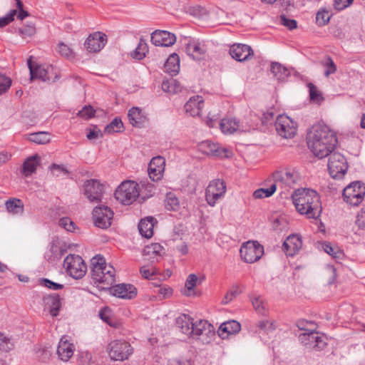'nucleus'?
I'll list each match as a JSON object with an SVG mask.
<instances>
[{"mask_svg": "<svg viewBox=\"0 0 365 365\" xmlns=\"http://www.w3.org/2000/svg\"><path fill=\"white\" fill-rule=\"evenodd\" d=\"M337 143L335 132L324 124L314 125L307 135L308 147L319 158H325L331 153Z\"/></svg>", "mask_w": 365, "mask_h": 365, "instance_id": "f257e3e1", "label": "nucleus"}, {"mask_svg": "<svg viewBox=\"0 0 365 365\" xmlns=\"http://www.w3.org/2000/svg\"><path fill=\"white\" fill-rule=\"evenodd\" d=\"M292 199L297 210L309 218L317 219L322 212L319 194L311 189H297L292 195Z\"/></svg>", "mask_w": 365, "mask_h": 365, "instance_id": "f03ea898", "label": "nucleus"}, {"mask_svg": "<svg viewBox=\"0 0 365 365\" xmlns=\"http://www.w3.org/2000/svg\"><path fill=\"white\" fill-rule=\"evenodd\" d=\"M91 277L95 283L111 286L115 282V269L106 262L104 257L100 255L93 257L91 260Z\"/></svg>", "mask_w": 365, "mask_h": 365, "instance_id": "7ed1b4c3", "label": "nucleus"}, {"mask_svg": "<svg viewBox=\"0 0 365 365\" xmlns=\"http://www.w3.org/2000/svg\"><path fill=\"white\" fill-rule=\"evenodd\" d=\"M304 322H299L297 327L302 330L306 331L299 335V340L307 349L314 351H321L327 345V337L319 332L315 331L306 330Z\"/></svg>", "mask_w": 365, "mask_h": 365, "instance_id": "20e7f679", "label": "nucleus"}, {"mask_svg": "<svg viewBox=\"0 0 365 365\" xmlns=\"http://www.w3.org/2000/svg\"><path fill=\"white\" fill-rule=\"evenodd\" d=\"M139 195V185L133 180H125L121 182L114 193L116 200L125 205L132 204Z\"/></svg>", "mask_w": 365, "mask_h": 365, "instance_id": "39448f33", "label": "nucleus"}, {"mask_svg": "<svg viewBox=\"0 0 365 365\" xmlns=\"http://www.w3.org/2000/svg\"><path fill=\"white\" fill-rule=\"evenodd\" d=\"M273 180L281 193L289 191L300 180L299 173L293 169L277 170L273 173Z\"/></svg>", "mask_w": 365, "mask_h": 365, "instance_id": "423d86ee", "label": "nucleus"}, {"mask_svg": "<svg viewBox=\"0 0 365 365\" xmlns=\"http://www.w3.org/2000/svg\"><path fill=\"white\" fill-rule=\"evenodd\" d=\"M193 332L190 337L196 339L203 344H210L215 336L214 327L207 320H197L192 324Z\"/></svg>", "mask_w": 365, "mask_h": 365, "instance_id": "0eeeda50", "label": "nucleus"}, {"mask_svg": "<svg viewBox=\"0 0 365 365\" xmlns=\"http://www.w3.org/2000/svg\"><path fill=\"white\" fill-rule=\"evenodd\" d=\"M108 353L113 361H125L133 354L130 344L124 340H114L108 345Z\"/></svg>", "mask_w": 365, "mask_h": 365, "instance_id": "6e6552de", "label": "nucleus"}, {"mask_svg": "<svg viewBox=\"0 0 365 365\" xmlns=\"http://www.w3.org/2000/svg\"><path fill=\"white\" fill-rule=\"evenodd\" d=\"M344 200L353 206L359 205L365 196V186L359 181L353 182L343 190Z\"/></svg>", "mask_w": 365, "mask_h": 365, "instance_id": "1a4fd4ad", "label": "nucleus"}, {"mask_svg": "<svg viewBox=\"0 0 365 365\" xmlns=\"http://www.w3.org/2000/svg\"><path fill=\"white\" fill-rule=\"evenodd\" d=\"M67 273L74 279L82 278L86 272L87 267L79 255H69L63 262Z\"/></svg>", "mask_w": 365, "mask_h": 365, "instance_id": "9d476101", "label": "nucleus"}, {"mask_svg": "<svg viewBox=\"0 0 365 365\" xmlns=\"http://www.w3.org/2000/svg\"><path fill=\"white\" fill-rule=\"evenodd\" d=\"M328 169L330 175L333 178H341L348 169V164L346 158L339 153H331L329 154Z\"/></svg>", "mask_w": 365, "mask_h": 365, "instance_id": "9b49d317", "label": "nucleus"}, {"mask_svg": "<svg viewBox=\"0 0 365 365\" xmlns=\"http://www.w3.org/2000/svg\"><path fill=\"white\" fill-rule=\"evenodd\" d=\"M240 252L245 262L254 263L263 255L264 247L257 241H248L242 245Z\"/></svg>", "mask_w": 365, "mask_h": 365, "instance_id": "f8f14e48", "label": "nucleus"}, {"mask_svg": "<svg viewBox=\"0 0 365 365\" xmlns=\"http://www.w3.org/2000/svg\"><path fill=\"white\" fill-rule=\"evenodd\" d=\"M83 195L92 203H98L102 200L104 186L96 179L87 180L83 185Z\"/></svg>", "mask_w": 365, "mask_h": 365, "instance_id": "ddd939ff", "label": "nucleus"}, {"mask_svg": "<svg viewBox=\"0 0 365 365\" xmlns=\"http://www.w3.org/2000/svg\"><path fill=\"white\" fill-rule=\"evenodd\" d=\"M277 133L284 138H292L297 133V126L292 119L285 115H279L275 121Z\"/></svg>", "mask_w": 365, "mask_h": 365, "instance_id": "4468645a", "label": "nucleus"}, {"mask_svg": "<svg viewBox=\"0 0 365 365\" xmlns=\"http://www.w3.org/2000/svg\"><path fill=\"white\" fill-rule=\"evenodd\" d=\"M226 192L225 182L220 179L211 181L205 192V197L207 203L214 206L217 200L224 196Z\"/></svg>", "mask_w": 365, "mask_h": 365, "instance_id": "2eb2a0df", "label": "nucleus"}, {"mask_svg": "<svg viewBox=\"0 0 365 365\" xmlns=\"http://www.w3.org/2000/svg\"><path fill=\"white\" fill-rule=\"evenodd\" d=\"M92 215L96 226L103 229L110 226L113 212L108 206H96L93 209Z\"/></svg>", "mask_w": 365, "mask_h": 365, "instance_id": "dca6fc26", "label": "nucleus"}, {"mask_svg": "<svg viewBox=\"0 0 365 365\" xmlns=\"http://www.w3.org/2000/svg\"><path fill=\"white\" fill-rule=\"evenodd\" d=\"M150 41L155 46L169 47L176 42V36L167 31L156 30L151 34Z\"/></svg>", "mask_w": 365, "mask_h": 365, "instance_id": "f3484780", "label": "nucleus"}, {"mask_svg": "<svg viewBox=\"0 0 365 365\" xmlns=\"http://www.w3.org/2000/svg\"><path fill=\"white\" fill-rule=\"evenodd\" d=\"M165 166V160L161 156H156L151 159L148 168L150 178L153 181L160 180L163 176Z\"/></svg>", "mask_w": 365, "mask_h": 365, "instance_id": "a211bd4d", "label": "nucleus"}, {"mask_svg": "<svg viewBox=\"0 0 365 365\" xmlns=\"http://www.w3.org/2000/svg\"><path fill=\"white\" fill-rule=\"evenodd\" d=\"M107 36L101 32L90 34L85 42V47L89 52H98L106 45Z\"/></svg>", "mask_w": 365, "mask_h": 365, "instance_id": "6ab92c4d", "label": "nucleus"}, {"mask_svg": "<svg viewBox=\"0 0 365 365\" xmlns=\"http://www.w3.org/2000/svg\"><path fill=\"white\" fill-rule=\"evenodd\" d=\"M110 293L118 298L131 299L137 295V289L130 284H118L110 287Z\"/></svg>", "mask_w": 365, "mask_h": 365, "instance_id": "aec40b11", "label": "nucleus"}, {"mask_svg": "<svg viewBox=\"0 0 365 365\" xmlns=\"http://www.w3.org/2000/svg\"><path fill=\"white\" fill-rule=\"evenodd\" d=\"M185 51L192 59L200 61L205 58L207 48L203 43L192 41L187 43Z\"/></svg>", "mask_w": 365, "mask_h": 365, "instance_id": "412c9836", "label": "nucleus"}, {"mask_svg": "<svg viewBox=\"0 0 365 365\" xmlns=\"http://www.w3.org/2000/svg\"><path fill=\"white\" fill-rule=\"evenodd\" d=\"M43 302L45 310H48L53 317L59 314L61 307V299L58 294H48L43 298Z\"/></svg>", "mask_w": 365, "mask_h": 365, "instance_id": "4be33fe9", "label": "nucleus"}, {"mask_svg": "<svg viewBox=\"0 0 365 365\" xmlns=\"http://www.w3.org/2000/svg\"><path fill=\"white\" fill-rule=\"evenodd\" d=\"M230 53L234 59L242 62L253 56L254 52L250 46L239 43L231 46Z\"/></svg>", "mask_w": 365, "mask_h": 365, "instance_id": "5701e85b", "label": "nucleus"}, {"mask_svg": "<svg viewBox=\"0 0 365 365\" xmlns=\"http://www.w3.org/2000/svg\"><path fill=\"white\" fill-rule=\"evenodd\" d=\"M302 246L301 237L297 235H292L284 242L282 249L287 255L294 256L302 248Z\"/></svg>", "mask_w": 365, "mask_h": 365, "instance_id": "b1692460", "label": "nucleus"}, {"mask_svg": "<svg viewBox=\"0 0 365 365\" xmlns=\"http://www.w3.org/2000/svg\"><path fill=\"white\" fill-rule=\"evenodd\" d=\"M204 106L202 97L200 96H192L185 104L184 108L186 113L195 117L200 115Z\"/></svg>", "mask_w": 365, "mask_h": 365, "instance_id": "393cba45", "label": "nucleus"}, {"mask_svg": "<svg viewBox=\"0 0 365 365\" xmlns=\"http://www.w3.org/2000/svg\"><path fill=\"white\" fill-rule=\"evenodd\" d=\"M143 254L147 257V259L154 262L158 261L159 257L165 254V249L159 243H153L145 247Z\"/></svg>", "mask_w": 365, "mask_h": 365, "instance_id": "a878e982", "label": "nucleus"}, {"mask_svg": "<svg viewBox=\"0 0 365 365\" xmlns=\"http://www.w3.org/2000/svg\"><path fill=\"white\" fill-rule=\"evenodd\" d=\"M57 354L64 361H67L73 354V345L67 340L66 336H63L58 343Z\"/></svg>", "mask_w": 365, "mask_h": 365, "instance_id": "bb28decb", "label": "nucleus"}, {"mask_svg": "<svg viewBox=\"0 0 365 365\" xmlns=\"http://www.w3.org/2000/svg\"><path fill=\"white\" fill-rule=\"evenodd\" d=\"M241 329L240 324L235 320H230L222 323L218 329V335L225 339L230 334H236L240 331Z\"/></svg>", "mask_w": 365, "mask_h": 365, "instance_id": "cd10ccee", "label": "nucleus"}, {"mask_svg": "<svg viewBox=\"0 0 365 365\" xmlns=\"http://www.w3.org/2000/svg\"><path fill=\"white\" fill-rule=\"evenodd\" d=\"M157 220L153 217H147L142 219L138 224L140 235L145 238H150L153 235V227Z\"/></svg>", "mask_w": 365, "mask_h": 365, "instance_id": "c85d7f7f", "label": "nucleus"}, {"mask_svg": "<svg viewBox=\"0 0 365 365\" xmlns=\"http://www.w3.org/2000/svg\"><path fill=\"white\" fill-rule=\"evenodd\" d=\"M195 324L192 319L187 315L182 314L176 319L177 328L183 334L190 336L193 332L192 324Z\"/></svg>", "mask_w": 365, "mask_h": 365, "instance_id": "c756f323", "label": "nucleus"}, {"mask_svg": "<svg viewBox=\"0 0 365 365\" xmlns=\"http://www.w3.org/2000/svg\"><path fill=\"white\" fill-rule=\"evenodd\" d=\"M28 67L29 68L31 79L38 78L43 81H49V78L47 76L48 71L42 66L36 65L34 66L32 63V56H30L27 61Z\"/></svg>", "mask_w": 365, "mask_h": 365, "instance_id": "7c9ffc66", "label": "nucleus"}, {"mask_svg": "<svg viewBox=\"0 0 365 365\" xmlns=\"http://www.w3.org/2000/svg\"><path fill=\"white\" fill-rule=\"evenodd\" d=\"M40 156L36 154L28 158L23 163L21 173L26 177L31 175L36 172L40 162Z\"/></svg>", "mask_w": 365, "mask_h": 365, "instance_id": "2f4dec72", "label": "nucleus"}, {"mask_svg": "<svg viewBox=\"0 0 365 365\" xmlns=\"http://www.w3.org/2000/svg\"><path fill=\"white\" fill-rule=\"evenodd\" d=\"M128 118L130 124L138 128L141 127L146 120L141 109L138 107H133L128 110Z\"/></svg>", "mask_w": 365, "mask_h": 365, "instance_id": "473e14b6", "label": "nucleus"}, {"mask_svg": "<svg viewBox=\"0 0 365 365\" xmlns=\"http://www.w3.org/2000/svg\"><path fill=\"white\" fill-rule=\"evenodd\" d=\"M6 211L12 215H22L24 211V205L21 199L12 197L5 202Z\"/></svg>", "mask_w": 365, "mask_h": 365, "instance_id": "72a5a7b5", "label": "nucleus"}, {"mask_svg": "<svg viewBox=\"0 0 365 365\" xmlns=\"http://www.w3.org/2000/svg\"><path fill=\"white\" fill-rule=\"evenodd\" d=\"M166 71L171 76L178 73L180 71V58L177 53H172L165 63Z\"/></svg>", "mask_w": 365, "mask_h": 365, "instance_id": "f704fd0d", "label": "nucleus"}, {"mask_svg": "<svg viewBox=\"0 0 365 365\" xmlns=\"http://www.w3.org/2000/svg\"><path fill=\"white\" fill-rule=\"evenodd\" d=\"M220 127L225 134H232L239 129V122L235 118H223Z\"/></svg>", "mask_w": 365, "mask_h": 365, "instance_id": "c9c22d12", "label": "nucleus"}, {"mask_svg": "<svg viewBox=\"0 0 365 365\" xmlns=\"http://www.w3.org/2000/svg\"><path fill=\"white\" fill-rule=\"evenodd\" d=\"M200 148L207 155H213L215 156H222V153L225 152V149H220L218 145L209 140L202 143Z\"/></svg>", "mask_w": 365, "mask_h": 365, "instance_id": "e433bc0d", "label": "nucleus"}, {"mask_svg": "<svg viewBox=\"0 0 365 365\" xmlns=\"http://www.w3.org/2000/svg\"><path fill=\"white\" fill-rule=\"evenodd\" d=\"M271 71L274 76L279 81H283L289 76V71L282 64L273 62L271 65Z\"/></svg>", "mask_w": 365, "mask_h": 365, "instance_id": "4c0bfd02", "label": "nucleus"}, {"mask_svg": "<svg viewBox=\"0 0 365 365\" xmlns=\"http://www.w3.org/2000/svg\"><path fill=\"white\" fill-rule=\"evenodd\" d=\"M29 140L36 144H46L51 140V135L48 132L40 131L31 133Z\"/></svg>", "mask_w": 365, "mask_h": 365, "instance_id": "58836bf2", "label": "nucleus"}, {"mask_svg": "<svg viewBox=\"0 0 365 365\" xmlns=\"http://www.w3.org/2000/svg\"><path fill=\"white\" fill-rule=\"evenodd\" d=\"M162 89L165 92L175 94L181 91L182 87L177 80L172 78L163 82Z\"/></svg>", "mask_w": 365, "mask_h": 365, "instance_id": "ea45409f", "label": "nucleus"}, {"mask_svg": "<svg viewBox=\"0 0 365 365\" xmlns=\"http://www.w3.org/2000/svg\"><path fill=\"white\" fill-rule=\"evenodd\" d=\"M148 52V46L146 41L143 38H140L137 48L132 54V57L138 60H141L145 57Z\"/></svg>", "mask_w": 365, "mask_h": 365, "instance_id": "a19ab883", "label": "nucleus"}, {"mask_svg": "<svg viewBox=\"0 0 365 365\" xmlns=\"http://www.w3.org/2000/svg\"><path fill=\"white\" fill-rule=\"evenodd\" d=\"M165 206L168 210L176 211L180 208V201L175 193H167L165 200Z\"/></svg>", "mask_w": 365, "mask_h": 365, "instance_id": "79ce46f5", "label": "nucleus"}, {"mask_svg": "<svg viewBox=\"0 0 365 365\" xmlns=\"http://www.w3.org/2000/svg\"><path fill=\"white\" fill-rule=\"evenodd\" d=\"M307 87L309 88L310 101L314 103L320 104L324 101L322 93L312 83H309Z\"/></svg>", "mask_w": 365, "mask_h": 365, "instance_id": "37998d69", "label": "nucleus"}, {"mask_svg": "<svg viewBox=\"0 0 365 365\" xmlns=\"http://www.w3.org/2000/svg\"><path fill=\"white\" fill-rule=\"evenodd\" d=\"M277 190L276 185L273 183L269 188H259L253 192V197L255 199L269 197L272 196Z\"/></svg>", "mask_w": 365, "mask_h": 365, "instance_id": "c03bdc74", "label": "nucleus"}, {"mask_svg": "<svg viewBox=\"0 0 365 365\" xmlns=\"http://www.w3.org/2000/svg\"><path fill=\"white\" fill-rule=\"evenodd\" d=\"M331 14L325 9H320L316 14V23L319 26L327 24L330 20Z\"/></svg>", "mask_w": 365, "mask_h": 365, "instance_id": "a18cd8bd", "label": "nucleus"}, {"mask_svg": "<svg viewBox=\"0 0 365 365\" xmlns=\"http://www.w3.org/2000/svg\"><path fill=\"white\" fill-rule=\"evenodd\" d=\"M198 278L196 274H190L188 275L185 282V290L184 294L186 296H191L193 292V288L195 287Z\"/></svg>", "mask_w": 365, "mask_h": 365, "instance_id": "49530a36", "label": "nucleus"}, {"mask_svg": "<svg viewBox=\"0 0 365 365\" xmlns=\"http://www.w3.org/2000/svg\"><path fill=\"white\" fill-rule=\"evenodd\" d=\"M123 127V124L121 119L115 118L106 127L105 131L108 133L112 132H120Z\"/></svg>", "mask_w": 365, "mask_h": 365, "instance_id": "de8ad7c7", "label": "nucleus"}, {"mask_svg": "<svg viewBox=\"0 0 365 365\" xmlns=\"http://www.w3.org/2000/svg\"><path fill=\"white\" fill-rule=\"evenodd\" d=\"M240 294V292L239 291L238 287L232 286L222 299V304H227L229 302L235 299Z\"/></svg>", "mask_w": 365, "mask_h": 365, "instance_id": "09e8293b", "label": "nucleus"}, {"mask_svg": "<svg viewBox=\"0 0 365 365\" xmlns=\"http://www.w3.org/2000/svg\"><path fill=\"white\" fill-rule=\"evenodd\" d=\"M19 32L23 37L32 36L36 34L35 24L28 22L23 28L19 29Z\"/></svg>", "mask_w": 365, "mask_h": 365, "instance_id": "8fccbe9b", "label": "nucleus"}, {"mask_svg": "<svg viewBox=\"0 0 365 365\" xmlns=\"http://www.w3.org/2000/svg\"><path fill=\"white\" fill-rule=\"evenodd\" d=\"M11 79L0 73V94L5 93L11 87Z\"/></svg>", "mask_w": 365, "mask_h": 365, "instance_id": "3c124183", "label": "nucleus"}, {"mask_svg": "<svg viewBox=\"0 0 365 365\" xmlns=\"http://www.w3.org/2000/svg\"><path fill=\"white\" fill-rule=\"evenodd\" d=\"M96 110L91 106H85L81 110L78 111L77 115L88 120L94 116Z\"/></svg>", "mask_w": 365, "mask_h": 365, "instance_id": "603ef678", "label": "nucleus"}, {"mask_svg": "<svg viewBox=\"0 0 365 365\" xmlns=\"http://www.w3.org/2000/svg\"><path fill=\"white\" fill-rule=\"evenodd\" d=\"M39 284L52 290H58L63 288V284L52 282L46 278L40 279Z\"/></svg>", "mask_w": 365, "mask_h": 365, "instance_id": "864d4df0", "label": "nucleus"}, {"mask_svg": "<svg viewBox=\"0 0 365 365\" xmlns=\"http://www.w3.org/2000/svg\"><path fill=\"white\" fill-rule=\"evenodd\" d=\"M323 249L334 258L340 259L343 256V253L337 247H333L330 244H324Z\"/></svg>", "mask_w": 365, "mask_h": 365, "instance_id": "5fc2aeb1", "label": "nucleus"}, {"mask_svg": "<svg viewBox=\"0 0 365 365\" xmlns=\"http://www.w3.org/2000/svg\"><path fill=\"white\" fill-rule=\"evenodd\" d=\"M58 52L63 56L71 58L74 56L73 50L66 44L61 42L58 45Z\"/></svg>", "mask_w": 365, "mask_h": 365, "instance_id": "6e6d98bb", "label": "nucleus"}, {"mask_svg": "<svg viewBox=\"0 0 365 365\" xmlns=\"http://www.w3.org/2000/svg\"><path fill=\"white\" fill-rule=\"evenodd\" d=\"M16 15V10H11L6 16L0 18V27H4L8 25L14 19V16Z\"/></svg>", "mask_w": 365, "mask_h": 365, "instance_id": "4d7b16f0", "label": "nucleus"}, {"mask_svg": "<svg viewBox=\"0 0 365 365\" xmlns=\"http://www.w3.org/2000/svg\"><path fill=\"white\" fill-rule=\"evenodd\" d=\"M59 225L67 231L72 232L75 229V224L68 217H63L59 220Z\"/></svg>", "mask_w": 365, "mask_h": 365, "instance_id": "13d9d810", "label": "nucleus"}, {"mask_svg": "<svg viewBox=\"0 0 365 365\" xmlns=\"http://www.w3.org/2000/svg\"><path fill=\"white\" fill-rule=\"evenodd\" d=\"M280 23L283 26L287 27L289 29H293L297 28V23L294 19H289L286 17L285 15L280 16Z\"/></svg>", "mask_w": 365, "mask_h": 365, "instance_id": "bf43d9fd", "label": "nucleus"}, {"mask_svg": "<svg viewBox=\"0 0 365 365\" xmlns=\"http://www.w3.org/2000/svg\"><path fill=\"white\" fill-rule=\"evenodd\" d=\"M11 346L9 339L0 333V351H8L11 349Z\"/></svg>", "mask_w": 365, "mask_h": 365, "instance_id": "052dcab7", "label": "nucleus"}, {"mask_svg": "<svg viewBox=\"0 0 365 365\" xmlns=\"http://www.w3.org/2000/svg\"><path fill=\"white\" fill-rule=\"evenodd\" d=\"M252 305L255 310L259 314H264L265 308L262 301L259 297H255L252 300Z\"/></svg>", "mask_w": 365, "mask_h": 365, "instance_id": "680f3d73", "label": "nucleus"}, {"mask_svg": "<svg viewBox=\"0 0 365 365\" xmlns=\"http://www.w3.org/2000/svg\"><path fill=\"white\" fill-rule=\"evenodd\" d=\"M140 272L145 279H150L153 275L155 274V270L153 267L143 266L140 269Z\"/></svg>", "mask_w": 365, "mask_h": 365, "instance_id": "e2e57ef3", "label": "nucleus"}, {"mask_svg": "<svg viewBox=\"0 0 365 365\" xmlns=\"http://www.w3.org/2000/svg\"><path fill=\"white\" fill-rule=\"evenodd\" d=\"M50 169L51 170L53 175L56 176H58L59 174L56 173V172L62 173L65 175L68 174V171L66 170V168H64L63 165H57L55 163L51 165Z\"/></svg>", "mask_w": 365, "mask_h": 365, "instance_id": "0e129e2a", "label": "nucleus"}, {"mask_svg": "<svg viewBox=\"0 0 365 365\" xmlns=\"http://www.w3.org/2000/svg\"><path fill=\"white\" fill-rule=\"evenodd\" d=\"M356 225L361 229H365V210H361L356 216Z\"/></svg>", "mask_w": 365, "mask_h": 365, "instance_id": "69168bd1", "label": "nucleus"}, {"mask_svg": "<svg viewBox=\"0 0 365 365\" xmlns=\"http://www.w3.org/2000/svg\"><path fill=\"white\" fill-rule=\"evenodd\" d=\"M102 135L101 130L98 129L97 127H95L93 130H89L86 136L88 140H96L102 137Z\"/></svg>", "mask_w": 365, "mask_h": 365, "instance_id": "338daca9", "label": "nucleus"}, {"mask_svg": "<svg viewBox=\"0 0 365 365\" xmlns=\"http://www.w3.org/2000/svg\"><path fill=\"white\" fill-rule=\"evenodd\" d=\"M327 69L324 72V75L326 76H329V74L334 73L336 70V66H335L333 60L331 58H327Z\"/></svg>", "mask_w": 365, "mask_h": 365, "instance_id": "774afa93", "label": "nucleus"}]
</instances>
